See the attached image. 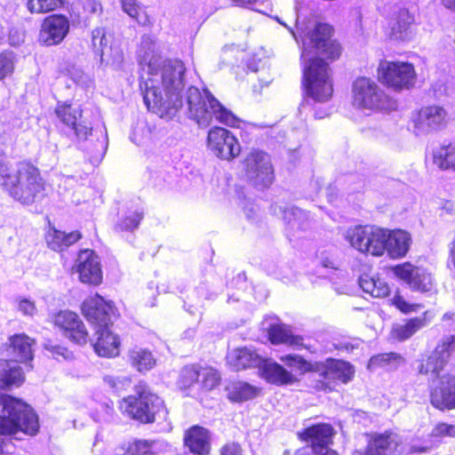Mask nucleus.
<instances>
[{
    "instance_id": "f257e3e1",
    "label": "nucleus",
    "mask_w": 455,
    "mask_h": 455,
    "mask_svg": "<svg viewBox=\"0 0 455 455\" xmlns=\"http://www.w3.org/2000/svg\"><path fill=\"white\" fill-rule=\"evenodd\" d=\"M275 20L287 28L297 41V33L302 40L303 85L307 95L318 102L329 100L333 92L332 82L329 66L323 59L333 60L340 55L339 44L331 39L332 28L326 23H317L310 29L299 23L297 12L294 20L297 32L278 17Z\"/></svg>"
},
{
    "instance_id": "f03ea898",
    "label": "nucleus",
    "mask_w": 455,
    "mask_h": 455,
    "mask_svg": "<svg viewBox=\"0 0 455 455\" xmlns=\"http://www.w3.org/2000/svg\"><path fill=\"white\" fill-rule=\"evenodd\" d=\"M139 63L147 68L148 78L159 79L164 90L181 93L185 86L186 68L180 60H163L156 41L149 35L141 38L138 52Z\"/></svg>"
},
{
    "instance_id": "7ed1b4c3",
    "label": "nucleus",
    "mask_w": 455,
    "mask_h": 455,
    "mask_svg": "<svg viewBox=\"0 0 455 455\" xmlns=\"http://www.w3.org/2000/svg\"><path fill=\"white\" fill-rule=\"evenodd\" d=\"M0 454L6 452L3 435L20 433L35 435L39 430L38 417L33 409L21 400L8 395L0 396Z\"/></svg>"
},
{
    "instance_id": "20e7f679",
    "label": "nucleus",
    "mask_w": 455,
    "mask_h": 455,
    "mask_svg": "<svg viewBox=\"0 0 455 455\" xmlns=\"http://www.w3.org/2000/svg\"><path fill=\"white\" fill-rule=\"evenodd\" d=\"M280 360L300 374L307 371L317 373L320 379L316 387L324 391H331L336 380L347 383L354 376L352 365L343 360L329 358L324 362L310 363L298 355H286L281 356Z\"/></svg>"
},
{
    "instance_id": "39448f33",
    "label": "nucleus",
    "mask_w": 455,
    "mask_h": 455,
    "mask_svg": "<svg viewBox=\"0 0 455 455\" xmlns=\"http://www.w3.org/2000/svg\"><path fill=\"white\" fill-rule=\"evenodd\" d=\"M55 114L60 121L75 135L78 143L88 141L90 145L85 149L95 160L104 156L108 148L107 133L102 131L93 132L91 124L81 120L82 110L67 102H59Z\"/></svg>"
},
{
    "instance_id": "423d86ee",
    "label": "nucleus",
    "mask_w": 455,
    "mask_h": 455,
    "mask_svg": "<svg viewBox=\"0 0 455 455\" xmlns=\"http://www.w3.org/2000/svg\"><path fill=\"white\" fill-rule=\"evenodd\" d=\"M186 102L188 116L200 127L210 125L213 117L218 122L233 127L239 122L238 118L206 89L203 94L198 88L190 86L187 91Z\"/></svg>"
},
{
    "instance_id": "0eeeda50",
    "label": "nucleus",
    "mask_w": 455,
    "mask_h": 455,
    "mask_svg": "<svg viewBox=\"0 0 455 455\" xmlns=\"http://www.w3.org/2000/svg\"><path fill=\"white\" fill-rule=\"evenodd\" d=\"M44 184L37 168L20 162L16 164V174L4 189L15 201L31 205L44 196Z\"/></svg>"
},
{
    "instance_id": "6e6552de",
    "label": "nucleus",
    "mask_w": 455,
    "mask_h": 455,
    "mask_svg": "<svg viewBox=\"0 0 455 455\" xmlns=\"http://www.w3.org/2000/svg\"><path fill=\"white\" fill-rule=\"evenodd\" d=\"M140 90L148 109L161 118L172 119L183 105L181 95L171 90H164L157 78H147L141 82Z\"/></svg>"
},
{
    "instance_id": "1a4fd4ad",
    "label": "nucleus",
    "mask_w": 455,
    "mask_h": 455,
    "mask_svg": "<svg viewBox=\"0 0 455 455\" xmlns=\"http://www.w3.org/2000/svg\"><path fill=\"white\" fill-rule=\"evenodd\" d=\"M135 394L124 399L125 411L132 418L142 423H151L156 418H165L167 412L164 401L152 393L146 383L140 382L135 387Z\"/></svg>"
},
{
    "instance_id": "9d476101",
    "label": "nucleus",
    "mask_w": 455,
    "mask_h": 455,
    "mask_svg": "<svg viewBox=\"0 0 455 455\" xmlns=\"http://www.w3.org/2000/svg\"><path fill=\"white\" fill-rule=\"evenodd\" d=\"M353 103L362 109L392 110L396 103L370 78L359 77L353 84Z\"/></svg>"
},
{
    "instance_id": "9b49d317",
    "label": "nucleus",
    "mask_w": 455,
    "mask_h": 455,
    "mask_svg": "<svg viewBox=\"0 0 455 455\" xmlns=\"http://www.w3.org/2000/svg\"><path fill=\"white\" fill-rule=\"evenodd\" d=\"M388 230L376 226H357L347 229L346 239L361 252L381 256L387 249Z\"/></svg>"
},
{
    "instance_id": "f8f14e48",
    "label": "nucleus",
    "mask_w": 455,
    "mask_h": 455,
    "mask_svg": "<svg viewBox=\"0 0 455 455\" xmlns=\"http://www.w3.org/2000/svg\"><path fill=\"white\" fill-rule=\"evenodd\" d=\"M244 165L246 176L255 187L266 188L273 183L274 169L267 154L253 150L247 155Z\"/></svg>"
},
{
    "instance_id": "ddd939ff",
    "label": "nucleus",
    "mask_w": 455,
    "mask_h": 455,
    "mask_svg": "<svg viewBox=\"0 0 455 455\" xmlns=\"http://www.w3.org/2000/svg\"><path fill=\"white\" fill-rule=\"evenodd\" d=\"M379 79L395 90L409 89L416 80L414 68L409 63L381 61L378 68Z\"/></svg>"
},
{
    "instance_id": "4468645a",
    "label": "nucleus",
    "mask_w": 455,
    "mask_h": 455,
    "mask_svg": "<svg viewBox=\"0 0 455 455\" xmlns=\"http://www.w3.org/2000/svg\"><path fill=\"white\" fill-rule=\"evenodd\" d=\"M208 149L221 160L231 161L241 152L237 139L228 130L215 126L209 130L207 136Z\"/></svg>"
},
{
    "instance_id": "2eb2a0df",
    "label": "nucleus",
    "mask_w": 455,
    "mask_h": 455,
    "mask_svg": "<svg viewBox=\"0 0 455 455\" xmlns=\"http://www.w3.org/2000/svg\"><path fill=\"white\" fill-rule=\"evenodd\" d=\"M455 351V337H444L432 354L419 365V372L429 376L431 379H441V371Z\"/></svg>"
},
{
    "instance_id": "dca6fc26",
    "label": "nucleus",
    "mask_w": 455,
    "mask_h": 455,
    "mask_svg": "<svg viewBox=\"0 0 455 455\" xmlns=\"http://www.w3.org/2000/svg\"><path fill=\"white\" fill-rule=\"evenodd\" d=\"M82 311L86 319L95 326V330L110 327L117 318L114 304L98 294L84 301Z\"/></svg>"
},
{
    "instance_id": "f3484780",
    "label": "nucleus",
    "mask_w": 455,
    "mask_h": 455,
    "mask_svg": "<svg viewBox=\"0 0 455 455\" xmlns=\"http://www.w3.org/2000/svg\"><path fill=\"white\" fill-rule=\"evenodd\" d=\"M273 213L282 218L285 223L286 235L290 240L299 236V234L310 227L307 212L287 204H275L271 206Z\"/></svg>"
},
{
    "instance_id": "a211bd4d",
    "label": "nucleus",
    "mask_w": 455,
    "mask_h": 455,
    "mask_svg": "<svg viewBox=\"0 0 455 455\" xmlns=\"http://www.w3.org/2000/svg\"><path fill=\"white\" fill-rule=\"evenodd\" d=\"M396 277L406 283L412 291L431 292L435 290L433 278L425 269L415 267L410 262L393 267Z\"/></svg>"
},
{
    "instance_id": "6ab92c4d",
    "label": "nucleus",
    "mask_w": 455,
    "mask_h": 455,
    "mask_svg": "<svg viewBox=\"0 0 455 455\" xmlns=\"http://www.w3.org/2000/svg\"><path fill=\"white\" fill-rule=\"evenodd\" d=\"M53 323L63 335L76 344H85L88 332L80 317L74 312L60 311L53 316Z\"/></svg>"
},
{
    "instance_id": "aec40b11",
    "label": "nucleus",
    "mask_w": 455,
    "mask_h": 455,
    "mask_svg": "<svg viewBox=\"0 0 455 455\" xmlns=\"http://www.w3.org/2000/svg\"><path fill=\"white\" fill-rule=\"evenodd\" d=\"M74 268L82 283L98 285L102 281L99 257L92 250H84L78 253Z\"/></svg>"
},
{
    "instance_id": "412c9836",
    "label": "nucleus",
    "mask_w": 455,
    "mask_h": 455,
    "mask_svg": "<svg viewBox=\"0 0 455 455\" xmlns=\"http://www.w3.org/2000/svg\"><path fill=\"white\" fill-rule=\"evenodd\" d=\"M333 435V427L327 423L313 425L299 434L300 439L308 443L306 447L314 448L315 452L321 455H325L327 451H334L328 447Z\"/></svg>"
},
{
    "instance_id": "4be33fe9",
    "label": "nucleus",
    "mask_w": 455,
    "mask_h": 455,
    "mask_svg": "<svg viewBox=\"0 0 455 455\" xmlns=\"http://www.w3.org/2000/svg\"><path fill=\"white\" fill-rule=\"evenodd\" d=\"M431 404L439 410L455 409V375H443L437 385L432 387Z\"/></svg>"
},
{
    "instance_id": "5701e85b",
    "label": "nucleus",
    "mask_w": 455,
    "mask_h": 455,
    "mask_svg": "<svg viewBox=\"0 0 455 455\" xmlns=\"http://www.w3.org/2000/svg\"><path fill=\"white\" fill-rule=\"evenodd\" d=\"M68 31V18L63 15H52L44 20L39 38L46 45H55L63 41Z\"/></svg>"
},
{
    "instance_id": "b1692460",
    "label": "nucleus",
    "mask_w": 455,
    "mask_h": 455,
    "mask_svg": "<svg viewBox=\"0 0 455 455\" xmlns=\"http://www.w3.org/2000/svg\"><path fill=\"white\" fill-rule=\"evenodd\" d=\"M446 123L447 112L443 107L428 106L419 112L415 128L418 132L428 133L443 128Z\"/></svg>"
},
{
    "instance_id": "393cba45",
    "label": "nucleus",
    "mask_w": 455,
    "mask_h": 455,
    "mask_svg": "<svg viewBox=\"0 0 455 455\" xmlns=\"http://www.w3.org/2000/svg\"><path fill=\"white\" fill-rule=\"evenodd\" d=\"M259 371L264 379L276 386L291 385L297 381L291 371L273 360L264 359Z\"/></svg>"
},
{
    "instance_id": "a878e982",
    "label": "nucleus",
    "mask_w": 455,
    "mask_h": 455,
    "mask_svg": "<svg viewBox=\"0 0 455 455\" xmlns=\"http://www.w3.org/2000/svg\"><path fill=\"white\" fill-rule=\"evenodd\" d=\"M184 444L197 455H207L211 450L210 433L200 426H193L184 435Z\"/></svg>"
},
{
    "instance_id": "bb28decb",
    "label": "nucleus",
    "mask_w": 455,
    "mask_h": 455,
    "mask_svg": "<svg viewBox=\"0 0 455 455\" xmlns=\"http://www.w3.org/2000/svg\"><path fill=\"white\" fill-rule=\"evenodd\" d=\"M95 335L97 339L93 347L100 356L113 357L119 354V339L109 327L96 329Z\"/></svg>"
},
{
    "instance_id": "cd10ccee",
    "label": "nucleus",
    "mask_w": 455,
    "mask_h": 455,
    "mask_svg": "<svg viewBox=\"0 0 455 455\" xmlns=\"http://www.w3.org/2000/svg\"><path fill=\"white\" fill-rule=\"evenodd\" d=\"M395 438L393 433L374 434L369 439L366 450L355 451L353 455H387L396 447Z\"/></svg>"
},
{
    "instance_id": "c85d7f7f",
    "label": "nucleus",
    "mask_w": 455,
    "mask_h": 455,
    "mask_svg": "<svg viewBox=\"0 0 455 455\" xmlns=\"http://www.w3.org/2000/svg\"><path fill=\"white\" fill-rule=\"evenodd\" d=\"M35 340L28 335L15 334L10 338V354L15 363H27L33 359V348Z\"/></svg>"
},
{
    "instance_id": "c756f323",
    "label": "nucleus",
    "mask_w": 455,
    "mask_h": 455,
    "mask_svg": "<svg viewBox=\"0 0 455 455\" xmlns=\"http://www.w3.org/2000/svg\"><path fill=\"white\" fill-rule=\"evenodd\" d=\"M228 362L237 371L258 367L260 369L264 358L260 356L254 349L250 347H242L235 349L228 355Z\"/></svg>"
},
{
    "instance_id": "7c9ffc66",
    "label": "nucleus",
    "mask_w": 455,
    "mask_h": 455,
    "mask_svg": "<svg viewBox=\"0 0 455 455\" xmlns=\"http://www.w3.org/2000/svg\"><path fill=\"white\" fill-rule=\"evenodd\" d=\"M411 245V235L403 230L388 231L387 249L388 256L399 259L406 255Z\"/></svg>"
},
{
    "instance_id": "2f4dec72",
    "label": "nucleus",
    "mask_w": 455,
    "mask_h": 455,
    "mask_svg": "<svg viewBox=\"0 0 455 455\" xmlns=\"http://www.w3.org/2000/svg\"><path fill=\"white\" fill-rule=\"evenodd\" d=\"M24 381L20 366L10 360H0V388L20 386Z\"/></svg>"
},
{
    "instance_id": "473e14b6",
    "label": "nucleus",
    "mask_w": 455,
    "mask_h": 455,
    "mask_svg": "<svg viewBox=\"0 0 455 455\" xmlns=\"http://www.w3.org/2000/svg\"><path fill=\"white\" fill-rule=\"evenodd\" d=\"M228 397L232 402L242 403L255 398L259 389L243 381H234L227 386Z\"/></svg>"
},
{
    "instance_id": "72a5a7b5",
    "label": "nucleus",
    "mask_w": 455,
    "mask_h": 455,
    "mask_svg": "<svg viewBox=\"0 0 455 455\" xmlns=\"http://www.w3.org/2000/svg\"><path fill=\"white\" fill-rule=\"evenodd\" d=\"M403 363L404 360L400 355L391 352L371 356L367 367L370 371H374L377 368H385L392 371L398 368Z\"/></svg>"
},
{
    "instance_id": "f704fd0d",
    "label": "nucleus",
    "mask_w": 455,
    "mask_h": 455,
    "mask_svg": "<svg viewBox=\"0 0 455 455\" xmlns=\"http://www.w3.org/2000/svg\"><path fill=\"white\" fill-rule=\"evenodd\" d=\"M268 339L272 344H289L298 346L301 339L291 334L290 329L283 324H271L268 328Z\"/></svg>"
},
{
    "instance_id": "c9c22d12",
    "label": "nucleus",
    "mask_w": 455,
    "mask_h": 455,
    "mask_svg": "<svg viewBox=\"0 0 455 455\" xmlns=\"http://www.w3.org/2000/svg\"><path fill=\"white\" fill-rule=\"evenodd\" d=\"M81 238L79 232L75 231L69 234L59 230L49 232L46 236V242L50 248L54 251H61L63 248L68 247Z\"/></svg>"
},
{
    "instance_id": "e433bc0d",
    "label": "nucleus",
    "mask_w": 455,
    "mask_h": 455,
    "mask_svg": "<svg viewBox=\"0 0 455 455\" xmlns=\"http://www.w3.org/2000/svg\"><path fill=\"white\" fill-rule=\"evenodd\" d=\"M132 365L139 371H149L156 365V359L152 353L145 348L136 347L129 352Z\"/></svg>"
},
{
    "instance_id": "4c0bfd02",
    "label": "nucleus",
    "mask_w": 455,
    "mask_h": 455,
    "mask_svg": "<svg viewBox=\"0 0 455 455\" xmlns=\"http://www.w3.org/2000/svg\"><path fill=\"white\" fill-rule=\"evenodd\" d=\"M424 326V320L419 317L411 318L403 323H395L392 327L391 335L399 341L411 338Z\"/></svg>"
},
{
    "instance_id": "58836bf2",
    "label": "nucleus",
    "mask_w": 455,
    "mask_h": 455,
    "mask_svg": "<svg viewBox=\"0 0 455 455\" xmlns=\"http://www.w3.org/2000/svg\"><path fill=\"white\" fill-rule=\"evenodd\" d=\"M434 164L443 170L455 171V144L442 146L433 153Z\"/></svg>"
},
{
    "instance_id": "ea45409f",
    "label": "nucleus",
    "mask_w": 455,
    "mask_h": 455,
    "mask_svg": "<svg viewBox=\"0 0 455 455\" xmlns=\"http://www.w3.org/2000/svg\"><path fill=\"white\" fill-rule=\"evenodd\" d=\"M122 9L140 25L147 26L150 23L149 17L136 0H121Z\"/></svg>"
},
{
    "instance_id": "a19ab883",
    "label": "nucleus",
    "mask_w": 455,
    "mask_h": 455,
    "mask_svg": "<svg viewBox=\"0 0 455 455\" xmlns=\"http://www.w3.org/2000/svg\"><path fill=\"white\" fill-rule=\"evenodd\" d=\"M92 47L95 55L100 59L103 55H107V49H109L110 46H108V39L104 28H96L92 31Z\"/></svg>"
},
{
    "instance_id": "79ce46f5",
    "label": "nucleus",
    "mask_w": 455,
    "mask_h": 455,
    "mask_svg": "<svg viewBox=\"0 0 455 455\" xmlns=\"http://www.w3.org/2000/svg\"><path fill=\"white\" fill-rule=\"evenodd\" d=\"M200 380L202 387L207 390H212L217 387L220 380L219 372L213 368H199Z\"/></svg>"
},
{
    "instance_id": "37998d69",
    "label": "nucleus",
    "mask_w": 455,
    "mask_h": 455,
    "mask_svg": "<svg viewBox=\"0 0 455 455\" xmlns=\"http://www.w3.org/2000/svg\"><path fill=\"white\" fill-rule=\"evenodd\" d=\"M63 4V0H28V8L30 12H47L54 11Z\"/></svg>"
},
{
    "instance_id": "c03bdc74",
    "label": "nucleus",
    "mask_w": 455,
    "mask_h": 455,
    "mask_svg": "<svg viewBox=\"0 0 455 455\" xmlns=\"http://www.w3.org/2000/svg\"><path fill=\"white\" fill-rule=\"evenodd\" d=\"M108 50L107 55H103L100 59V65L101 67L110 66L114 68H119L124 60V54L119 47L110 46Z\"/></svg>"
},
{
    "instance_id": "a18cd8bd",
    "label": "nucleus",
    "mask_w": 455,
    "mask_h": 455,
    "mask_svg": "<svg viewBox=\"0 0 455 455\" xmlns=\"http://www.w3.org/2000/svg\"><path fill=\"white\" fill-rule=\"evenodd\" d=\"M15 54L12 52L4 51L0 53V80L10 76L15 67Z\"/></svg>"
},
{
    "instance_id": "49530a36",
    "label": "nucleus",
    "mask_w": 455,
    "mask_h": 455,
    "mask_svg": "<svg viewBox=\"0 0 455 455\" xmlns=\"http://www.w3.org/2000/svg\"><path fill=\"white\" fill-rule=\"evenodd\" d=\"M199 368L196 366H186L182 369L180 377V385L182 388H188L195 383H199Z\"/></svg>"
},
{
    "instance_id": "de8ad7c7",
    "label": "nucleus",
    "mask_w": 455,
    "mask_h": 455,
    "mask_svg": "<svg viewBox=\"0 0 455 455\" xmlns=\"http://www.w3.org/2000/svg\"><path fill=\"white\" fill-rule=\"evenodd\" d=\"M15 174L16 167L12 169L9 165L6 156L0 153V186L4 190L10 184L12 177H15Z\"/></svg>"
},
{
    "instance_id": "09e8293b",
    "label": "nucleus",
    "mask_w": 455,
    "mask_h": 455,
    "mask_svg": "<svg viewBox=\"0 0 455 455\" xmlns=\"http://www.w3.org/2000/svg\"><path fill=\"white\" fill-rule=\"evenodd\" d=\"M143 217V212L135 211L122 220L116 228L120 231H132L139 227Z\"/></svg>"
},
{
    "instance_id": "8fccbe9b",
    "label": "nucleus",
    "mask_w": 455,
    "mask_h": 455,
    "mask_svg": "<svg viewBox=\"0 0 455 455\" xmlns=\"http://www.w3.org/2000/svg\"><path fill=\"white\" fill-rule=\"evenodd\" d=\"M44 347L49 351L57 360H59L60 357L64 359H70L73 356L72 352H70L68 348L60 345L53 344V342L50 340L44 343Z\"/></svg>"
},
{
    "instance_id": "3c124183",
    "label": "nucleus",
    "mask_w": 455,
    "mask_h": 455,
    "mask_svg": "<svg viewBox=\"0 0 455 455\" xmlns=\"http://www.w3.org/2000/svg\"><path fill=\"white\" fill-rule=\"evenodd\" d=\"M149 444L147 441H137L130 444L128 448L119 455H148Z\"/></svg>"
},
{
    "instance_id": "603ef678",
    "label": "nucleus",
    "mask_w": 455,
    "mask_h": 455,
    "mask_svg": "<svg viewBox=\"0 0 455 455\" xmlns=\"http://www.w3.org/2000/svg\"><path fill=\"white\" fill-rule=\"evenodd\" d=\"M431 435L435 437H455V426L446 423H439L433 428Z\"/></svg>"
},
{
    "instance_id": "864d4df0",
    "label": "nucleus",
    "mask_w": 455,
    "mask_h": 455,
    "mask_svg": "<svg viewBox=\"0 0 455 455\" xmlns=\"http://www.w3.org/2000/svg\"><path fill=\"white\" fill-rule=\"evenodd\" d=\"M393 304L403 313L415 311L419 305L409 304L402 296L395 295L393 299Z\"/></svg>"
},
{
    "instance_id": "5fc2aeb1",
    "label": "nucleus",
    "mask_w": 455,
    "mask_h": 455,
    "mask_svg": "<svg viewBox=\"0 0 455 455\" xmlns=\"http://www.w3.org/2000/svg\"><path fill=\"white\" fill-rule=\"evenodd\" d=\"M413 18L405 9L400 10L397 16V28L400 32L406 30L408 26L412 22Z\"/></svg>"
},
{
    "instance_id": "6e6d98bb",
    "label": "nucleus",
    "mask_w": 455,
    "mask_h": 455,
    "mask_svg": "<svg viewBox=\"0 0 455 455\" xmlns=\"http://www.w3.org/2000/svg\"><path fill=\"white\" fill-rule=\"evenodd\" d=\"M375 283L376 285H374V292L372 293V297L384 298L389 294V286L385 281L379 278H375Z\"/></svg>"
},
{
    "instance_id": "4d7b16f0",
    "label": "nucleus",
    "mask_w": 455,
    "mask_h": 455,
    "mask_svg": "<svg viewBox=\"0 0 455 455\" xmlns=\"http://www.w3.org/2000/svg\"><path fill=\"white\" fill-rule=\"evenodd\" d=\"M359 285L364 292L370 293L372 296L374 292L375 277L367 275H361L359 278Z\"/></svg>"
},
{
    "instance_id": "13d9d810",
    "label": "nucleus",
    "mask_w": 455,
    "mask_h": 455,
    "mask_svg": "<svg viewBox=\"0 0 455 455\" xmlns=\"http://www.w3.org/2000/svg\"><path fill=\"white\" fill-rule=\"evenodd\" d=\"M19 309L24 315L28 316H33L36 312L35 303L26 299L20 302Z\"/></svg>"
},
{
    "instance_id": "bf43d9fd",
    "label": "nucleus",
    "mask_w": 455,
    "mask_h": 455,
    "mask_svg": "<svg viewBox=\"0 0 455 455\" xmlns=\"http://www.w3.org/2000/svg\"><path fill=\"white\" fill-rule=\"evenodd\" d=\"M84 10L87 13L100 15L102 12V6L97 0H85Z\"/></svg>"
},
{
    "instance_id": "052dcab7",
    "label": "nucleus",
    "mask_w": 455,
    "mask_h": 455,
    "mask_svg": "<svg viewBox=\"0 0 455 455\" xmlns=\"http://www.w3.org/2000/svg\"><path fill=\"white\" fill-rule=\"evenodd\" d=\"M220 453L221 455H242V448L238 443H230L222 447Z\"/></svg>"
},
{
    "instance_id": "680f3d73",
    "label": "nucleus",
    "mask_w": 455,
    "mask_h": 455,
    "mask_svg": "<svg viewBox=\"0 0 455 455\" xmlns=\"http://www.w3.org/2000/svg\"><path fill=\"white\" fill-rule=\"evenodd\" d=\"M294 455H321L315 452V449L312 447H303L296 451ZM325 455H337L336 451H327Z\"/></svg>"
},
{
    "instance_id": "e2e57ef3",
    "label": "nucleus",
    "mask_w": 455,
    "mask_h": 455,
    "mask_svg": "<svg viewBox=\"0 0 455 455\" xmlns=\"http://www.w3.org/2000/svg\"><path fill=\"white\" fill-rule=\"evenodd\" d=\"M104 381L112 388L118 389V384H121V380L116 379L114 377L106 376Z\"/></svg>"
},
{
    "instance_id": "0e129e2a",
    "label": "nucleus",
    "mask_w": 455,
    "mask_h": 455,
    "mask_svg": "<svg viewBox=\"0 0 455 455\" xmlns=\"http://www.w3.org/2000/svg\"><path fill=\"white\" fill-rule=\"evenodd\" d=\"M336 348L339 350H344L347 352L352 351L355 348L354 345H351L347 342H340L338 345H336Z\"/></svg>"
},
{
    "instance_id": "69168bd1",
    "label": "nucleus",
    "mask_w": 455,
    "mask_h": 455,
    "mask_svg": "<svg viewBox=\"0 0 455 455\" xmlns=\"http://www.w3.org/2000/svg\"><path fill=\"white\" fill-rule=\"evenodd\" d=\"M234 4L240 6H245L247 4L254 3L256 0H231Z\"/></svg>"
},
{
    "instance_id": "338daca9",
    "label": "nucleus",
    "mask_w": 455,
    "mask_h": 455,
    "mask_svg": "<svg viewBox=\"0 0 455 455\" xmlns=\"http://www.w3.org/2000/svg\"><path fill=\"white\" fill-rule=\"evenodd\" d=\"M245 214H246V217L251 220L252 218H254L256 215H257V210L253 209V208H251V209H245Z\"/></svg>"
},
{
    "instance_id": "774afa93",
    "label": "nucleus",
    "mask_w": 455,
    "mask_h": 455,
    "mask_svg": "<svg viewBox=\"0 0 455 455\" xmlns=\"http://www.w3.org/2000/svg\"><path fill=\"white\" fill-rule=\"evenodd\" d=\"M443 4L445 7L455 10V0H443Z\"/></svg>"
}]
</instances>
